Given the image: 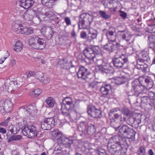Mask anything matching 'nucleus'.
Wrapping results in <instances>:
<instances>
[{
  "instance_id": "nucleus-1",
  "label": "nucleus",
  "mask_w": 155,
  "mask_h": 155,
  "mask_svg": "<svg viewBox=\"0 0 155 155\" xmlns=\"http://www.w3.org/2000/svg\"><path fill=\"white\" fill-rule=\"evenodd\" d=\"M119 141L116 140V138H113L109 141L107 147L109 152L114 155H124L128 148V145L125 139L118 137Z\"/></svg>"
},
{
  "instance_id": "nucleus-2",
  "label": "nucleus",
  "mask_w": 155,
  "mask_h": 155,
  "mask_svg": "<svg viewBox=\"0 0 155 155\" xmlns=\"http://www.w3.org/2000/svg\"><path fill=\"white\" fill-rule=\"evenodd\" d=\"M72 99L69 97H66L63 100V102L61 103L62 114L69 118L73 117V114L75 112L73 110L74 105L73 104Z\"/></svg>"
},
{
  "instance_id": "nucleus-3",
  "label": "nucleus",
  "mask_w": 155,
  "mask_h": 155,
  "mask_svg": "<svg viewBox=\"0 0 155 155\" xmlns=\"http://www.w3.org/2000/svg\"><path fill=\"white\" fill-rule=\"evenodd\" d=\"M121 113L127 117L130 115L131 112L126 107H124L120 110L118 108H115L112 109L110 111L109 114L110 117H112L113 120L114 119L119 120L121 122H123L126 121V117H122L120 113Z\"/></svg>"
},
{
  "instance_id": "nucleus-4",
  "label": "nucleus",
  "mask_w": 155,
  "mask_h": 155,
  "mask_svg": "<svg viewBox=\"0 0 155 155\" xmlns=\"http://www.w3.org/2000/svg\"><path fill=\"white\" fill-rule=\"evenodd\" d=\"M51 135L53 140H57L58 144H63L66 145V147H69L70 144L73 143V140L72 139L64 137L62 134L58 130H54L51 131Z\"/></svg>"
},
{
  "instance_id": "nucleus-5",
  "label": "nucleus",
  "mask_w": 155,
  "mask_h": 155,
  "mask_svg": "<svg viewBox=\"0 0 155 155\" xmlns=\"http://www.w3.org/2000/svg\"><path fill=\"white\" fill-rule=\"evenodd\" d=\"M101 52V49L98 46H93L91 48H86L83 51L85 56L89 60H94Z\"/></svg>"
},
{
  "instance_id": "nucleus-6",
  "label": "nucleus",
  "mask_w": 155,
  "mask_h": 155,
  "mask_svg": "<svg viewBox=\"0 0 155 155\" xmlns=\"http://www.w3.org/2000/svg\"><path fill=\"white\" fill-rule=\"evenodd\" d=\"M93 19V16L88 13L82 14L80 16L78 26L80 29H86L91 25Z\"/></svg>"
},
{
  "instance_id": "nucleus-7",
  "label": "nucleus",
  "mask_w": 155,
  "mask_h": 155,
  "mask_svg": "<svg viewBox=\"0 0 155 155\" xmlns=\"http://www.w3.org/2000/svg\"><path fill=\"white\" fill-rule=\"evenodd\" d=\"M29 45L35 49H42L46 45V41L43 38L35 37L31 38L29 40Z\"/></svg>"
},
{
  "instance_id": "nucleus-8",
  "label": "nucleus",
  "mask_w": 155,
  "mask_h": 155,
  "mask_svg": "<svg viewBox=\"0 0 155 155\" xmlns=\"http://www.w3.org/2000/svg\"><path fill=\"white\" fill-rule=\"evenodd\" d=\"M23 134L30 138H34L37 136V129L34 125L28 126L25 125L21 127Z\"/></svg>"
},
{
  "instance_id": "nucleus-9",
  "label": "nucleus",
  "mask_w": 155,
  "mask_h": 155,
  "mask_svg": "<svg viewBox=\"0 0 155 155\" xmlns=\"http://www.w3.org/2000/svg\"><path fill=\"white\" fill-rule=\"evenodd\" d=\"M18 88V85L16 81H13L8 79L5 81V84L0 88V90L1 92L7 93L9 91L16 90Z\"/></svg>"
},
{
  "instance_id": "nucleus-10",
  "label": "nucleus",
  "mask_w": 155,
  "mask_h": 155,
  "mask_svg": "<svg viewBox=\"0 0 155 155\" xmlns=\"http://www.w3.org/2000/svg\"><path fill=\"white\" fill-rule=\"evenodd\" d=\"M136 133L132 128H130L126 125H124L119 129L118 134L121 136L124 135L127 136L130 139L134 140Z\"/></svg>"
},
{
  "instance_id": "nucleus-11",
  "label": "nucleus",
  "mask_w": 155,
  "mask_h": 155,
  "mask_svg": "<svg viewBox=\"0 0 155 155\" xmlns=\"http://www.w3.org/2000/svg\"><path fill=\"white\" fill-rule=\"evenodd\" d=\"M114 66L118 69L122 68L124 65L129 63L128 56L122 54L121 56L117 57L115 56L112 59Z\"/></svg>"
},
{
  "instance_id": "nucleus-12",
  "label": "nucleus",
  "mask_w": 155,
  "mask_h": 155,
  "mask_svg": "<svg viewBox=\"0 0 155 155\" xmlns=\"http://www.w3.org/2000/svg\"><path fill=\"white\" fill-rule=\"evenodd\" d=\"M140 82L139 80L137 81H133L132 83L135 94L131 96L130 98L132 100L133 98L136 99L137 103L138 102V99L137 98V97L143 94V87L140 84Z\"/></svg>"
},
{
  "instance_id": "nucleus-13",
  "label": "nucleus",
  "mask_w": 155,
  "mask_h": 155,
  "mask_svg": "<svg viewBox=\"0 0 155 155\" xmlns=\"http://www.w3.org/2000/svg\"><path fill=\"white\" fill-rule=\"evenodd\" d=\"M77 75L78 78H81L86 82H90L92 79V75L88 73V69L83 66L80 67Z\"/></svg>"
},
{
  "instance_id": "nucleus-14",
  "label": "nucleus",
  "mask_w": 155,
  "mask_h": 155,
  "mask_svg": "<svg viewBox=\"0 0 155 155\" xmlns=\"http://www.w3.org/2000/svg\"><path fill=\"white\" fill-rule=\"evenodd\" d=\"M71 144H70V146L69 147H67L66 146L65 144H57L54 149L53 154L54 155H60L62 153L65 154L67 153Z\"/></svg>"
},
{
  "instance_id": "nucleus-15",
  "label": "nucleus",
  "mask_w": 155,
  "mask_h": 155,
  "mask_svg": "<svg viewBox=\"0 0 155 155\" xmlns=\"http://www.w3.org/2000/svg\"><path fill=\"white\" fill-rule=\"evenodd\" d=\"M87 112L88 114L94 118H97L100 117L101 112L96 109L94 106L89 105L87 107Z\"/></svg>"
},
{
  "instance_id": "nucleus-16",
  "label": "nucleus",
  "mask_w": 155,
  "mask_h": 155,
  "mask_svg": "<svg viewBox=\"0 0 155 155\" xmlns=\"http://www.w3.org/2000/svg\"><path fill=\"white\" fill-rule=\"evenodd\" d=\"M111 42H109L104 46V49L109 52L113 51L116 48L120 46L119 44L115 41L114 40H111Z\"/></svg>"
},
{
  "instance_id": "nucleus-17",
  "label": "nucleus",
  "mask_w": 155,
  "mask_h": 155,
  "mask_svg": "<svg viewBox=\"0 0 155 155\" xmlns=\"http://www.w3.org/2000/svg\"><path fill=\"white\" fill-rule=\"evenodd\" d=\"M119 37L123 40L127 42L130 43V41L132 36L130 34H128L126 30L123 31H119L118 32Z\"/></svg>"
},
{
  "instance_id": "nucleus-18",
  "label": "nucleus",
  "mask_w": 155,
  "mask_h": 155,
  "mask_svg": "<svg viewBox=\"0 0 155 155\" xmlns=\"http://www.w3.org/2000/svg\"><path fill=\"white\" fill-rule=\"evenodd\" d=\"M34 2L33 0H20L19 5L25 9H27L32 6Z\"/></svg>"
},
{
  "instance_id": "nucleus-19",
  "label": "nucleus",
  "mask_w": 155,
  "mask_h": 155,
  "mask_svg": "<svg viewBox=\"0 0 155 155\" xmlns=\"http://www.w3.org/2000/svg\"><path fill=\"white\" fill-rule=\"evenodd\" d=\"M138 98L141 99V103L150 106L149 108H150L152 105V104L153 103V101L155 100L151 99L147 96H142L141 95Z\"/></svg>"
},
{
  "instance_id": "nucleus-20",
  "label": "nucleus",
  "mask_w": 155,
  "mask_h": 155,
  "mask_svg": "<svg viewBox=\"0 0 155 155\" xmlns=\"http://www.w3.org/2000/svg\"><path fill=\"white\" fill-rule=\"evenodd\" d=\"M112 69V67L109 64L105 63L99 68V70L102 72L106 74L111 73Z\"/></svg>"
},
{
  "instance_id": "nucleus-21",
  "label": "nucleus",
  "mask_w": 155,
  "mask_h": 155,
  "mask_svg": "<svg viewBox=\"0 0 155 155\" xmlns=\"http://www.w3.org/2000/svg\"><path fill=\"white\" fill-rule=\"evenodd\" d=\"M97 35V32L96 30L90 29L88 32L87 37V41L91 42L96 38Z\"/></svg>"
},
{
  "instance_id": "nucleus-22",
  "label": "nucleus",
  "mask_w": 155,
  "mask_h": 155,
  "mask_svg": "<svg viewBox=\"0 0 155 155\" xmlns=\"http://www.w3.org/2000/svg\"><path fill=\"white\" fill-rule=\"evenodd\" d=\"M19 124H16L14 125H12L9 126L8 127V130L12 134L14 135L16 134L20 130L21 127L19 126Z\"/></svg>"
},
{
  "instance_id": "nucleus-23",
  "label": "nucleus",
  "mask_w": 155,
  "mask_h": 155,
  "mask_svg": "<svg viewBox=\"0 0 155 155\" xmlns=\"http://www.w3.org/2000/svg\"><path fill=\"white\" fill-rule=\"evenodd\" d=\"M23 26L21 24L14 23L12 26V30L18 34H22Z\"/></svg>"
},
{
  "instance_id": "nucleus-24",
  "label": "nucleus",
  "mask_w": 155,
  "mask_h": 155,
  "mask_svg": "<svg viewBox=\"0 0 155 155\" xmlns=\"http://www.w3.org/2000/svg\"><path fill=\"white\" fill-rule=\"evenodd\" d=\"M139 81H141L144 83L145 85L149 87H151L152 86L153 81L150 77H148L146 78H144L143 77H140Z\"/></svg>"
},
{
  "instance_id": "nucleus-25",
  "label": "nucleus",
  "mask_w": 155,
  "mask_h": 155,
  "mask_svg": "<svg viewBox=\"0 0 155 155\" xmlns=\"http://www.w3.org/2000/svg\"><path fill=\"white\" fill-rule=\"evenodd\" d=\"M155 38V35L149 36L148 41L149 48L152 49L155 53V40H154Z\"/></svg>"
},
{
  "instance_id": "nucleus-26",
  "label": "nucleus",
  "mask_w": 155,
  "mask_h": 155,
  "mask_svg": "<svg viewBox=\"0 0 155 155\" xmlns=\"http://www.w3.org/2000/svg\"><path fill=\"white\" fill-rule=\"evenodd\" d=\"M34 12L33 10H28L23 15V18L26 21L31 20L33 18Z\"/></svg>"
},
{
  "instance_id": "nucleus-27",
  "label": "nucleus",
  "mask_w": 155,
  "mask_h": 155,
  "mask_svg": "<svg viewBox=\"0 0 155 155\" xmlns=\"http://www.w3.org/2000/svg\"><path fill=\"white\" fill-rule=\"evenodd\" d=\"M42 29L45 31L46 37L49 39H51L54 34L53 29L51 27H47L43 28Z\"/></svg>"
},
{
  "instance_id": "nucleus-28",
  "label": "nucleus",
  "mask_w": 155,
  "mask_h": 155,
  "mask_svg": "<svg viewBox=\"0 0 155 155\" xmlns=\"http://www.w3.org/2000/svg\"><path fill=\"white\" fill-rule=\"evenodd\" d=\"M138 56H139V58H142V60L147 63L149 62L150 61L147 53L145 51H142L138 54Z\"/></svg>"
},
{
  "instance_id": "nucleus-29",
  "label": "nucleus",
  "mask_w": 155,
  "mask_h": 155,
  "mask_svg": "<svg viewBox=\"0 0 155 155\" xmlns=\"http://www.w3.org/2000/svg\"><path fill=\"white\" fill-rule=\"evenodd\" d=\"M87 125L83 122L80 123L78 127V128L79 131L82 133V134H80L81 136H83V134H85L87 132Z\"/></svg>"
},
{
  "instance_id": "nucleus-30",
  "label": "nucleus",
  "mask_w": 155,
  "mask_h": 155,
  "mask_svg": "<svg viewBox=\"0 0 155 155\" xmlns=\"http://www.w3.org/2000/svg\"><path fill=\"white\" fill-rule=\"evenodd\" d=\"M111 89L110 85L107 84L102 87L100 89L101 92L104 95H107L109 90Z\"/></svg>"
},
{
  "instance_id": "nucleus-31",
  "label": "nucleus",
  "mask_w": 155,
  "mask_h": 155,
  "mask_svg": "<svg viewBox=\"0 0 155 155\" xmlns=\"http://www.w3.org/2000/svg\"><path fill=\"white\" fill-rule=\"evenodd\" d=\"M36 110V107L35 106L30 105L27 107L23 108V111L28 112L30 115H32L34 113Z\"/></svg>"
},
{
  "instance_id": "nucleus-32",
  "label": "nucleus",
  "mask_w": 155,
  "mask_h": 155,
  "mask_svg": "<svg viewBox=\"0 0 155 155\" xmlns=\"http://www.w3.org/2000/svg\"><path fill=\"white\" fill-rule=\"evenodd\" d=\"M87 127V132L88 134L92 135L95 132L96 129L94 125L90 124Z\"/></svg>"
},
{
  "instance_id": "nucleus-33",
  "label": "nucleus",
  "mask_w": 155,
  "mask_h": 155,
  "mask_svg": "<svg viewBox=\"0 0 155 155\" xmlns=\"http://www.w3.org/2000/svg\"><path fill=\"white\" fill-rule=\"evenodd\" d=\"M14 46V50L17 52H20L22 49V44L19 41L16 42Z\"/></svg>"
},
{
  "instance_id": "nucleus-34",
  "label": "nucleus",
  "mask_w": 155,
  "mask_h": 155,
  "mask_svg": "<svg viewBox=\"0 0 155 155\" xmlns=\"http://www.w3.org/2000/svg\"><path fill=\"white\" fill-rule=\"evenodd\" d=\"M141 122V116H140L139 117H136L134 118V123L132 125V127L135 128H137L139 126V124Z\"/></svg>"
},
{
  "instance_id": "nucleus-35",
  "label": "nucleus",
  "mask_w": 155,
  "mask_h": 155,
  "mask_svg": "<svg viewBox=\"0 0 155 155\" xmlns=\"http://www.w3.org/2000/svg\"><path fill=\"white\" fill-rule=\"evenodd\" d=\"M41 2L43 5L49 7H52V4L54 2V0H42Z\"/></svg>"
},
{
  "instance_id": "nucleus-36",
  "label": "nucleus",
  "mask_w": 155,
  "mask_h": 155,
  "mask_svg": "<svg viewBox=\"0 0 155 155\" xmlns=\"http://www.w3.org/2000/svg\"><path fill=\"white\" fill-rule=\"evenodd\" d=\"M120 123H121V122H116L115 120H113L111 121L110 124L112 127L115 129L116 131H117L120 127Z\"/></svg>"
},
{
  "instance_id": "nucleus-37",
  "label": "nucleus",
  "mask_w": 155,
  "mask_h": 155,
  "mask_svg": "<svg viewBox=\"0 0 155 155\" xmlns=\"http://www.w3.org/2000/svg\"><path fill=\"white\" fill-rule=\"evenodd\" d=\"M22 34L26 35H29L32 34L33 32V30L31 27H24L22 30Z\"/></svg>"
},
{
  "instance_id": "nucleus-38",
  "label": "nucleus",
  "mask_w": 155,
  "mask_h": 155,
  "mask_svg": "<svg viewBox=\"0 0 155 155\" xmlns=\"http://www.w3.org/2000/svg\"><path fill=\"white\" fill-rule=\"evenodd\" d=\"M47 121L45 120H44L43 121H42L41 123V128L42 129L45 130H50L51 129V127L50 126L48 123Z\"/></svg>"
},
{
  "instance_id": "nucleus-39",
  "label": "nucleus",
  "mask_w": 155,
  "mask_h": 155,
  "mask_svg": "<svg viewBox=\"0 0 155 155\" xmlns=\"http://www.w3.org/2000/svg\"><path fill=\"white\" fill-rule=\"evenodd\" d=\"M148 64L149 62L147 63L146 62V63H143L140 66L138 65L137 68L139 70H141L143 72H146L148 66Z\"/></svg>"
},
{
  "instance_id": "nucleus-40",
  "label": "nucleus",
  "mask_w": 155,
  "mask_h": 155,
  "mask_svg": "<svg viewBox=\"0 0 155 155\" xmlns=\"http://www.w3.org/2000/svg\"><path fill=\"white\" fill-rule=\"evenodd\" d=\"M92 61L96 64L97 65L99 66V68L105 63L104 59L102 58L98 59L97 58V57L95 58L94 60Z\"/></svg>"
},
{
  "instance_id": "nucleus-41",
  "label": "nucleus",
  "mask_w": 155,
  "mask_h": 155,
  "mask_svg": "<svg viewBox=\"0 0 155 155\" xmlns=\"http://www.w3.org/2000/svg\"><path fill=\"white\" fill-rule=\"evenodd\" d=\"M12 104L9 101L4 102V108L5 111L9 112L10 110L9 109L12 108Z\"/></svg>"
},
{
  "instance_id": "nucleus-42",
  "label": "nucleus",
  "mask_w": 155,
  "mask_h": 155,
  "mask_svg": "<svg viewBox=\"0 0 155 155\" xmlns=\"http://www.w3.org/2000/svg\"><path fill=\"white\" fill-rule=\"evenodd\" d=\"M46 102L49 106L51 107H53L55 104V102L54 99L51 97H48L46 100Z\"/></svg>"
},
{
  "instance_id": "nucleus-43",
  "label": "nucleus",
  "mask_w": 155,
  "mask_h": 155,
  "mask_svg": "<svg viewBox=\"0 0 155 155\" xmlns=\"http://www.w3.org/2000/svg\"><path fill=\"white\" fill-rule=\"evenodd\" d=\"M22 138V137L20 135H13L8 140V143H10L13 141L18 140Z\"/></svg>"
},
{
  "instance_id": "nucleus-44",
  "label": "nucleus",
  "mask_w": 155,
  "mask_h": 155,
  "mask_svg": "<svg viewBox=\"0 0 155 155\" xmlns=\"http://www.w3.org/2000/svg\"><path fill=\"white\" fill-rule=\"evenodd\" d=\"M45 120L47 123L51 127V128H53L54 125L55 121L53 117L47 118Z\"/></svg>"
},
{
  "instance_id": "nucleus-45",
  "label": "nucleus",
  "mask_w": 155,
  "mask_h": 155,
  "mask_svg": "<svg viewBox=\"0 0 155 155\" xmlns=\"http://www.w3.org/2000/svg\"><path fill=\"white\" fill-rule=\"evenodd\" d=\"M34 77L36 79L39 80L41 81L42 80V79L43 78L44 74L40 72H37L35 73Z\"/></svg>"
},
{
  "instance_id": "nucleus-46",
  "label": "nucleus",
  "mask_w": 155,
  "mask_h": 155,
  "mask_svg": "<svg viewBox=\"0 0 155 155\" xmlns=\"http://www.w3.org/2000/svg\"><path fill=\"white\" fill-rule=\"evenodd\" d=\"M137 152L138 155H145L146 153L145 148L141 146L138 149Z\"/></svg>"
},
{
  "instance_id": "nucleus-47",
  "label": "nucleus",
  "mask_w": 155,
  "mask_h": 155,
  "mask_svg": "<svg viewBox=\"0 0 155 155\" xmlns=\"http://www.w3.org/2000/svg\"><path fill=\"white\" fill-rule=\"evenodd\" d=\"M99 13L102 18L106 20L107 19L110 17V15L106 14V13L104 11H100Z\"/></svg>"
},
{
  "instance_id": "nucleus-48",
  "label": "nucleus",
  "mask_w": 155,
  "mask_h": 155,
  "mask_svg": "<svg viewBox=\"0 0 155 155\" xmlns=\"http://www.w3.org/2000/svg\"><path fill=\"white\" fill-rule=\"evenodd\" d=\"M127 80H126L124 78V80H123L122 78H117L115 81V83L118 85H120L124 83Z\"/></svg>"
},
{
  "instance_id": "nucleus-49",
  "label": "nucleus",
  "mask_w": 155,
  "mask_h": 155,
  "mask_svg": "<svg viewBox=\"0 0 155 155\" xmlns=\"http://www.w3.org/2000/svg\"><path fill=\"white\" fill-rule=\"evenodd\" d=\"M115 28L113 27H110L109 29L108 32L106 33V36L108 37L109 36H112L114 35L115 32Z\"/></svg>"
},
{
  "instance_id": "nucleus-50",
  "label": "nucleus",
  "mask_w": 155,
  "mask_h": 155,
  "mask_svg": "<svg viewBox=\"0 0 155 155\" xmlns=\"http://www.w3.org/2000/svg\"><path fill=\"white\" fill-rule=\"evenodd\" d=\"M42 92L41 90L40 89H37L31 92L32 95L37 97Z\"/></svg>"
},
{
  "instance_id": "nucleus-51",
  "label": "nucleus",
  "mask_w": 155,
  "mask_h": 155,
  "mask_svg": "<svg viewBox=\"0 0 155 155\" xmlns=\"http://www.w3.org/2000/svg\"><path fill=\"white\" fill-rule=\"evenodd\" d=\"M123 72L126 74V75L124 76L123 77L126 80H128L130 78V71L129 70H127L126 69H124L123 70Z\"/></svg>"
},
{
  "instance_id": "nucleus-52",
  "label": "nucleus",
  "mask_w": 155,
  "mask_h": 155,
  "mask_svg": "<svg viewBox=\"0 0 155 155\" xmlns=\"http://www.w3.org/2000/svg\"><path fill=\"white\" fill-rule=\"evenodd\" d=\"M146 63L145 61H144L142 60V58H139L137 60V65H136V68H137L138 67V65H140L141 64H143V63Z\"/></svg>"
},
{
  "instance_id": "nucleus-53",
  "label": "nucleus",
  "mask_w": 155,
  "mask_h": 155,
  "mask_svg": "<svg viewBox=\"0 0 155 155\" xmlns=\"http://www.w3.org/2000/svg\"><path fill=\"white\" fill-rule=\"evenodd\" d=\"M134 118H135L133 117H129L126 121H127V123L128 124L132 126V125H133L134 123Z\"/></svg>"
},
{
  "instance_id": "nucleus-54",
  "label": "nucleus",
  "mask_w": 155,
  "mask_h": 155,
  "mask_svg": "<svg viewBox=\"0 0 155 155\" xmlns=\"http://www.w3.org/2000/svg\"><path fill=\"white\" fill-rule=\"evenodd\" d=\"M50 81V79L48 77L43 78V79H42V80L40 81L42 83L45 84H47L49 83Z\"/></svg>"
},
{
  "instance_id": "nucleus-55",
  "label": "nucleus",
  "mask_w": 155,
  "mask_h": 155,
  "mask_svg": "<svg viewBox=\"0 0 155 155\" xmlns=\"http://www.w3.org/2000/svg\"><path fill=\"white\" fill-rule=\"evenodd\" d=\"M98 83L94 81L92 83H90L89 87L92 88H96L97 87Z\"/></svg>"
},
{
  "instance_id": "nucleus-56",
  "label": "nucleus",
  "mask_w": 155,
  "mask_h": 155,
  "mask_svg": "<svg viewBox=\"0 0 155 155\" xmlns=\"http://www.w3.org/2000/svg\"><path fill=\"white\" fill-rule=\"evenodd\" d=\"M148 29L150 32H155V25H150L148 27Z\"/></svg>"
},
{
  "instance_id": "nucleus-57",
  "label": "nucleus",
  "mask_w": 155,
  "mask_h": 155,
  "mask_svg": "<svg viewBox=\"0 0 155 155\" xmlns=\"http://www.w3.org/2000/svg\"><path fill=\"white\" fill-rule=\"evenodd\" d=\"M5 111L4 108V102L3 101L0 102V111L1 112H4Z\"/></svg>"
},
{
  "instance_id": "nucleus-58",
  "label": "nucleus",
  "mask_w": 155,
  "mask_h": 155,
  "mask_svg": "<svg viewBox=\"0 0 155 155\" xmlns=\"http://www.w3.org/2000/svg\"><path fill=\"white\" fill-rule=\"evenodd\" d=\"M35 74V73L32 71H29L28 72H26V74L27 76V78H28L32 76H33L34 75V76Z\"/></svg>"
},
{
  "instance_id": "nucleus-59",
  "label": "nucleus",
  "mask_w": 155,
  "mask_h": 155,
  "mask_svg": "<svg viewBox=\"0 0 155 155\" xmlns=\"http://www.w3.org/2000/svg\"><path fill=\"white\" fill-rule=\"evenodd\" d=\"M149 98L151 99L155 100V94L152 91H150L149 92L148 94Z\"/></svg>"
},
{
  "instance_id": "nucleus-60",
  "label": "nucleus",
  "mask_w": 155,
  "mask_h": 155,
  "mask_svg": "<svg viewBox=\"0 0 155 155\" xmlns=\"http://www.w3.org/2000/svg\"><path fill=\"white\" fill-rule=\"evenodd\" d=\"M120 15L123 18H125L127 16V14L126 13L124 12H123L121 11H120Z\"/></svg>"
},
{
  "instance_id": "nucleus-61",
  "label": "nucleus",
  "mask_w": 155,
  "mask_h": 155,
  "mask_svg": "<svg viewBox=\"0 0 155 155\" xmlns=\"http://www.w3.org/2000/svg\"><path fill=\"white\" fill-rule=\"evenodd\" d=\"M81 37L82 38L85 39L87 37V34L84 31H83L81 33Z\"/></svg>"
},
{
  "instance_id": "nucleus-62",
  "label": "nucleus",
  "mask_w": 155,
  "mask_h": 155,
  "mask_svg": "<svg viewBox=\"0 0 155 155\" xmlns=\"http://www.w3.org/2000/svg\"><path fill=\"white\" fill-rule=\"evenodd\" d=\"M64 20L67 25H69L71 24V21L69 18L66 17L64 19Z\"/></svg>"
},
{
  "instance_id": "nucleus-63",
  "label": "nucleus",
  "mask_w": 155,
  "mask_h": 155,
  "mask_svg": "<svg viewBox=\"0 0 155 155\" xmlns=\"http://www.w3.org/2000/svg\"><path fill=\"white\" fill-rule=\"evenodd\" d=\"M10 120V118H7L6 120L4 122L1 123L2 125L7 126L8 124V120Z\"/></svg>"
},
{
  "instance_id": "nucleus-64",
  "label": "nucleus",
  "mask_w": 155,
  "mask_h": 155,
  "mask_svg": "<svg viewBox=\"0 0 155 155\" xmlns=\"http://www.w3.org/2000/svg\"><path fill=\"white\" fill-rule=\"evenodd\" d=\"M69 66H71L72 67H74V66L72 65L71 64H65V65H64V68L67 69H69L70 68Z\"/></svg>"
}]
</instances>
